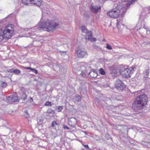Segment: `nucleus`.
<instances>
[{"label": "nucleus", "mask_w": 150, "mask_h": 150, "mask_svg": "<svg viewBox=\"0 0 150 150\" xmlns=\"http://www.w3.org/2000/svg\"><path fill=\"white\" fill-rule=\"evenodd\" d=\"M141 91H135L134 93L135 97H136L135 100L132 104V107L136 110H139L143 108L146 105L148 100L145 94H141Z\"/></svg>", "instance_id": "obj_1"}, {"label": "nucleus", "mask_w": 150, "mask_h": 150, "mask_svg": "<svg viewBox=\"0 0 150 150\" xmlns=\"http://www.w3.org/2000/svg\"><path fill=\"white\" fill-rule=\"evenodd\" d=\"M122 3H119L116 7L108 13V15L110 17L117 18L118 16L123 18L127 11L126 8H123Z\"/></svg>", "instance_id": "obj_2"}, {"label": "nucleus", "mask_w": 150, "mask_h": 150, "mask_svg": "<svg viewBox=\"0 0 150 150\" xmlns=\"http://www.w3.org/2000/svg\"><path fill=\"white\" fill-rule=\"evenodd\" d=\"M14 30V26L11 24L8 25L4 30L0 28V42L11 38L13 35Z\"/></svg>", "instance_id": "obj_3"}, {"label": "nucleus", "mask_w": 150, "mask_h": 150, "mask_svg": "<svg viewBox=\"0 0 150 150\" xmlns=\"http://www.w3.org/2000/svg\"><path fill=\"white\" fill-rule=\"evenodd\" d=\"M59 25L58 23H52L50 21H42L40 24L41 28H44L48 32L53 31Z\"/></svg>", "instance_id": "obj_4"}, {"label": "nucleus", "mask_w": 150, "mask_h": 150, "mask_svg": "<svg viewBox=\"0 0 150 150\" xmlns=\"http://www.w3.org/2000/svg\"><path fill=\"white\" fill-rule=\"evenodd\" d=\"M134 69H136L135 67L128 68L127 67H122L120 68V72L125 78H130V75L133 73V72L134 71Z\"/></svg>", "instance_id": "obj_5"}, {"label": "nucleus", "mask_w": 150, "mask_h": 150, "mask_svg": "<svg viewBox=\"0 0 150 150\" xmlns=\"http://www.w3.org/2000/svg\"><path fill=\"white\" fill-rule=\"evenodd\" d=\"M148 28L147 27L146 28H141L140 27V24H137V26L134 28V31L136 30V33L137 32L140 34H143L146 33Z\"/></svg>", "instance_id": "obj_6"}, {"label": "nucleus", "mask_w": 150, "mask_h": 150, "mask_svg": "<svg viewBox=\"0 0 150 150\" xmlns=\"http://www.w3.org/2000/svg\"><path fill=\"white\" fill-rule=\"evenodd\" d=\"M115 88L119 91H122L125 88L124 84L120 80H117L115 83Z\"/></svg>", "instance_id": "obj_7"}, {"label": "nucleus", "mask_w": 150, "mask_h": 150, "mask_svg": "<svg viewBox=\"0 0 150 150\" xmlns=\"http://www.w3.org/2000/svg\"><path fill=\"white\" fill-rule=\"evenodd\" d=\"M76 54L78 57L80 58L86 57L88 55L86 51L83 49L78 50L76 52Z\"/></svg>", "instance_id": "obj_8"}, {"label": "nucleus", "mask_w": 150, "mask_h": 150, "mask_svg": "<svg viewBox=\"0 0 150 150\" xmlns=\"http://www.w3.org/2000/svg\"><path fill=\"white\" fill-rule=\"evenodd\" d=\"M68 124L70 126L74 127L76 124L77 121L75 117H71L68 119Z\"/></svg>", "instance_id": "obj_9"}, {"label": "nucleus", "mask_w": 150, "mask_h": 150, "mask_svg": "<svg viewBox=\"0 0 150 150\" xmlns=\"http://www.w3.org/2000/svg\"><path fill=\"white\" fill-rule=\"evenodd\" d=\"M97 75V71L93 69H91L88 74V76L92 78H96Z\"/></svg>", "instance_id": "obj_10"}, {"label": "nucleus", "mask_w": 150, "mask_h": 150, "mask_svg": "<svg viewBox=\"0 0 150 150\" xmlns=\"http://www.w3.org/2000/svg\"><path fill=\"white\" fill-rule=\"evenodd\" d=\"M7 99L11 102H15L18 100V97L15 95H11L8 96Z\"/></svg>", "instance_id": "obj_11"}, {"label": "nucleus", "mask_w": 150, "mask_h": 150, "mask_svg": "<svg viewBox=\"0 0 150 150\" xmlns=\"http://www.w3.org/2000/svg\"><path fill=\"white\" fill-rule=\"evenodd\" d=\"M91 11L95 13H97L100 10V7H96L93 5H91L90 7Z\"/></svg>", "instance_id": "obj_12"}, {"label": "nucleus", "mask_w": 150, "mask_h": 150, "mask_svg": "<svg viewBox=\"0 0 150 150\" xmlns=\"http://www.w3.org/2000/svg\"><path fill=\"white\" fill-rule=\"evenodd\" d=\"M87 35H86L85 37V39L87 40H89V39L91 38V37H92V33L91 31H87L86 33Z\"/></svg>", "instance_id": "obj_13"}, {"label": "nucleus", "mask_w": 150, "mask_h": 150, "mask_svg": "<svg viewBox=\"0 0 150 150\" xmlns=\"http://www.w3.org/2000/svg\"><path fill=\"white\" fill-rule=\"evenodd\" d=\"M54 113V111L50 108H49L46 112V115L50 117L52 116Z\"/></svg>", "instance_id": "obj_14"}, {"label": "nucleus", "mask_w": 150, "mask_h": 150, "mask_svg": "<svg viewBox=\"0 0 150 150\" xmlns=\"http://www.w3.org/2000/svg\"><path fill=\"white\" fill-rule=\"evenodd\" d=\"M32 4H33L38 6H40L42 5V0H32Z\"/></svg>", "instance_id": "obj_15"}, {"label": "nucleus", "mask_w": 150, "mask_h": 150, "mask_svg": "<svg viewBox=\"0 0 150 150\" xmlns=\"http://www.w3.org/2000/svg\"><path fill=\"white\" fill-rule=\"evenodd\" d=\"M110 73L113 76H116L117 75V70L116 69H111Z\"/></svg>", "instance_id": "obj_16"}, {"label": "nucleus", "mask_w": 150, "mask_h": 150, "mask_svg": "<svg viewBox=\"0 0 150 150\" xmlns=\"http://www.w3.org/2000/svg\"><path fill=\"white\" fill-rule=\"evenodd\" d=\"M150 45V42L149 40L144 39L143 42L141 43V46L145 47L146 45Z\"/></svg>", "instance_id": "obj_17"}, {"label": "nucleus", "mask_w": 150, "mask_h": 150, "mask_svg": "<svg viewBox=\"0 0 150 150\" xmlns=\"http://www.w3.org/2000/svg\"><path fill=\"white\" fill-rule=\"evenodd\" d=\"M122 19H117V26L118 28L120 26L122 25L123 27H124V25L122 23V21H121Z\"/></svg>", "instance_id": "obj_18"}, {"label": "nucleus", "mask_w": 150, "mask_h": 150, "mask_svg": "<svg viewBox=\"0 0 150 150\" xmlns=\"http://www.w3.org/2000/svg\"><path fill=\"white\" fill-rule=\"evenodd\" d=\"M22 3L25 5H27L29 4H32V0H22Z\"/></svg>", "instance_id": "obj_19"}, {"label": "nucleus", "mask_w": 150, "mask_h": 150, "mask_svg": "<svg viewBox=\"0 0 150 150\" xmlns=\"http://www.w3.org/2000/svg\"><path fill=\"white\" fill-rule=\"evenodd\" d=\"M149 70L146 69L144 72L143 75L144 77L145 78L149 77Z\"/></svg>", "instance_id": "obj_20"}, {"label": "nucleus", "mask_w": 150, "mask_h": 150, "mask_svg": "<svg viewBox=\"0 0 150 150\" xmlns=\"http://www.w3.org/2000/svg\"><path fill=\"white\" fill-rule=\"evenodd\" d=\"M27 95L25 93H23L21 94V99L23 100H25L27 99Z\"/></svg>", "instance_id": "obj_21"}, {"label": "nucleus", "mask_w": 150, "mask_h": 150, "mask_svg": "<svg viewBox=\"0 0 150 150\" xmlns=\"http://www.w3.org/2000/svg\"><path fill=\"white\" fill-rule=\"evenodd\" d=\"M81 29L82 32L84 33H86L88 30L83 25L81 27Z\"/></svg>", "instance_id": "obj_22"}, {"label": "nucleus", "mask_w": 150, "mask_h": 150, "mask_svg": "<svg viewBox=\"0 0 150 150\" xmlns=\"http://www.w3.org/2000/svg\"><path fill=\"white\" fill-rule=\"evenodd\" d=\"M13 73L16 75H19L21 73V71L18 69H14L13 71Z\"/></svg>", "instance_id": "obj_23"}, {"label": "nucleus", "mask_w": 150, "mask_h": 150, "mask_svg": "<svg viewBox=\"0 0 150 150\" xmlns=\"http://www.w3.org/2000/svg\"><path fill=\"white\" fill-rule=\"evenodd\" d=\"M99 73L102 75H105V71L102 68H100L99 69Z\"/></svg>", "instance_id": "obj_24"}, {"label": "nucleus", "mask_w": 150, "mask_h": 150, "mask_svg": "<svg viewBox=\"0 0 150 150\" xmlns=\"http://www.w3.org/2000/svg\"><path fill=\"white\" fill-rule=\"evenodd\" d=\"M146 22L145 21L143 20L142 21H141V23L140 24L138 23V24H140L141 25V28H146V27H147L145 25Z\"/></svg>", "instance_id": "obj_25"}, {"label": "nucleus", "mask_w": 150, "mask_h": 150, "mask_svg": "<svg viewBox=\"0 0 150 150\" xmlns=\"http://www.w3.org/2000/svg\"><path fill=\"white\" fill-rule=\"evenodd\" d=\"M7 86V83L5 82H3L1 83V84L0 85V87L3 88H5Z\"/></svg>", "instance_id": "obj_26"}, {"label": "nucleus", "mask_w": 150, "mask_h": 150, "mask_svg": "<svg viewBox=\"0 0 150 150\" xmlns=\"http://www.w3.org/2000/svg\"><path fill=\"white\" fill-rule=\"evenodd\" d=\"M86 70H83L82 71L81 74V75L83 77H86Z\"/></svg>", "instance_id": "obj_27"}, {"label": "nucleus", "mask_w": 150, "mask_h": 150, "mask_svg": "<svg viewBox=\"0 0 150 150\" xmlns=\"http://www.w3.org/2000/svg\"><path fill=\"white\" fill-rule=\"evenodd\" d=\"M63 108V107L62 106H57L56 108V109L58 112H59L61 111Z\"/></svg>", "instance_id": "obj_28"}, {"label": "nucleus", "mask_w": 150, "mask_h": 150, "mask_svg": "<svg viewBox=\"0 0 150 150\" xmlns=\"http://www.w3.org/2000/svg\"><path fill=\"white\" fill-rule=\"evenodd\" d=\"M75 99L77 102H79L81 99V97L79 96H76L75 97Z\"/></svg>", "instance_id": "obj_29"}, {"label": "nucleus", "mask_w": 150, "mask_h": 150, "mask_svg": "<svg viewBox=\"0 0 150 150\" xmlns=\"http://www.w3.org/2000/svg\"><path fill=\"white\" fill-rule=\"evenodd\" d=\"M45 105L47 106H51L52 105V104L51 102L47 101L46 102Z\"/></svg>", "instance_id": "obj_30"}, {"label": "nucleus", "mask_w": 150, "mask_h": 150, "mask_svg": "<svg viewBox=\"0 0 150 150\" xmlns=\"http://www.w3.org/2000/svg\"><path fill=\"white\" fill-rule=\"evenodd\" d=\"M106 48L109 50L112 49V47L110 45H109L108 44H106Z\"/></svg>", "instance_id": "obj_31"}, {"label": "nucleus", "mask_w": 150, "mask_h": 150, "mask_svg": "<svg viewBox=\"0 0 150 150\" xmlns=\"http://www.w3.org/2000/svg\"><path fill=\"white\" fill-rule=\"evenodd\" d=\"M13 69H14V68H13L11 69H7V70L8 72L11 73H13Z\"/></svg>", "instance_id": "obj_32"}, {"label": "nucleus", "mask_w": 150, "mask_h": 150, "mask_svg": "<svg viewBox=\"0 0 150 150\" xmlns=\"http://www.w3.org/2000/svg\"><path fill=\"white\" fill-rule=\"evenodd\" d=\"M91 40V42H95L96 40V38H92V37H91V38L90 39H89V40Z\"/></svg>", "instance_id": "obj_33"}, {"label": "nucleus", "mask_w": 150, "mask_h": 150, "mask_svg": "<svg viewBox=\"0 0 150 150\" xmlns=\"http://www.w3.org/2000/svg\"><path fill=\"white\" fill-rule=\"evenodd\" d=\"M31 71L35 72V74H37L38 73V71L37 70L34 68H32Z\"/></svg>", "instance_id": "obj_34"}, {"label": "nucleus", "mask_w": 150, "mask_h": 150, "mask_svg": "<svg viewBox=\"0 0 150 150\" xmlns=\"http://www.w3.org/2000/svg\"><path fill=\"white\" fill-rule=\"evenodd\" d=\"M63 128L64 129H69V128L65 125H64Z\"/></svg>", "instance_id": "obj_35"}, {"label": "nucleus", "mask_w": 150, "mask_h": 150, "mask_svg": "<svg viewBox=\"0 0 150 150\" xmlns=\"http://www.w3.org/2000/svg\"><path fill=\"white\" fill-rule=\"evenodd\" d=\"M23 68L25 69H29V70H30L31 71V70H32V68H31V67H23Z\"/></svg>", "instance_id": "obj_36"}, {"label": "nucleus", "mask_w": 150, "mask_h": 150, "mask_svg": "<svg viewBox=\"0 0 150 150\" xmlns=\"http://www.w3.org/2000/svg\"><path fill=\"white\" fill-rule=\"evenodd\" d=\"M83 145L86 148L89 149V147L88 145H85L83 144Z\"/></svg>", "instance_id": "obj_37"}, {"label": "nucleus", "mask_w": 150, "mask_h": 150, "mask_svg": "<svg viewBox=\"0 0 150 150\" xmlns=\"http://www.w3.org/2000/svg\"><path fill=\"white\" fill-rule=\"evenodd\" d=\"M24 115H25V117L26 118H28L29 117V115L28 114H27V115L26 114H24Z\"/></svg>", "instance_id": "obj_38"}, {"label": "nucleus", "mask_w": 150, "mask_h": 150, "mask_svg": "<svg viewBox=\"0 0 150 150\" xmlns=\"http://www.w3.org/2000/svg\"><path fill=\"white\" fill-rule=\"evenodd\" d=\"M54 122L53 121L52 122V127H54Z\"/></svg>", "instance_id": "obj_39"}, {"label": "nucleus", "mask_w": 150, "mask_h": 150, "mask_svg": "<svg viewBox=\"0 0 150 150\" xmlns=\"http://www.w3.org/2000/svg\"><path fill=\"white\" fill-rule=\"evenodd\" d=\"M29 101L30 102H32L33 101V99L32 98H30V99Z\"/></svg>", "instance_id": "obj_40"}, {"label": "nucleus", "mask_w": 150, "mask_h": 150, "mask_svg": "<svg viewBox=\"0 0 150 150\" xmlns=\"http://www.w3.org/2000/svg\"><path fill=\"white\" fill-rule=\"evenodd\" d=\"M27 114H28V111L27 110H26L25 111L24 114L27 115Z\"/></svg>", "instance_id": "obj_41"}, {"label": "nucleus", "mask_w": 150, "mask_h": 150, "mask_svg": "<svg viewBox=\"0 0 150 150\" xmlns=\"http://www.w3.org/2000/svg\"><path fill=\"white\" fill-rule=\"evenodd\" d=\"M54 122V124L55 125H58V124L57 123V122H56V121H53Z\"/></svg>", "instance_id": "obj_42"}, {"label": "nucleus", "mask_w": 150, "mask_h": 150, "mask_svg": "<svg viewBox=\"0 0 150 150\" xmlns=\"http://www.w3.org/2000/svg\"><path fill=\"white\" fill-rule=\"evenodd\" d=\"M136 0H132V3L134 2Z\"/></svg>", "instance_id": "obj_43"}, {"label": "nucleus", "mask_w": 150, "mask_h": 150, "mask_svg": "<svg viewBox=\"0 0 150 150\" xmlns=\"http://www.w3.org/2000/svg\"><path fill=\"white\" fill-rule=\"evenodd\" d=\"M84 133L85 134H87V132H86V131H84Z\"/></svg>", "instance_id": "obj_44"}, {"label": "nucleus", "mask_w": 150, "mask_h": 150, "mask_svg": "<svg viewBox=\"0 0 150 150\" xmlns=\"http://www.w3.org/2000/svg\"><path fill=\"white\" fill-rule=\"evenodd\" d=\"M125 1H128V0H124Z\"/></svg>", "instance_id": "obj_45"}, {"label": "nucleus", "mask_w": 150, "mask_h": 150, "mask_svg": "<svg viewBox=\"0 0 150 150\" xmlns=\"http://www.w3.org/2000/svg\"><path fill=\"white\" fill-rule=\"evenodd\" d=\"M108 99L109 100H110V99H109V98H108Z\"/></svg>", "instance_id": "obj_46"}, {"label": "nucleus", "mask_w": 150, "mask_h": 150, "mask_svg": "<svg viewBox=\"0 0 150 150\" xmlns=\"http://www.w3.org/2000/svg\"><path fill=\"white\" fill-rule=\"evenodd\" d=\"M131 2L129 3L130 4H131Z\"/></svg>", "instance_id": "obj_47"}, {"label": "nucleus", "mask_w": 150, "mask_h": 150, "mask_svg": "<svg viewBox=\"0 0 150 150\" xmlns=\"http://www.w3.org/2000/svg\"><path fill=\"white\" fill-rule=\"evenodd\" d=\"M104 1V0H102V1Z\"/></svg>", "instance_id": "obj_48"}]
</instances>
